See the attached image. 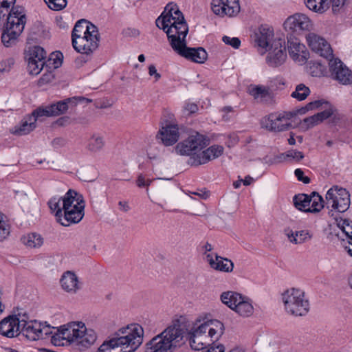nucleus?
I'll return each instance as SVG.
<instances>
[{"label":"nucleus","instance_id":"nucleus-28","mask_svg":"<svg viewBox=\"0 0 352 352\" xmlns=\"http://www.w3.org/2000/svg\"><path fill=\"white\" fill-rule=\"evenodd\" d=\"M248 92L257 102H267L271 98L270 89L263 85H251Z\"/></svg>","mask_w":352,"mask_h":352},{"label":"nucleus","instance_id":"nucleus-46","mask_svg":"<svg viewBox=\"0 0 352 352\" xmlns=\"http://www.w3.org/2000/svg\"><path fill=\"white\" fill-rule=\"evenodd\" d=\"M318 124L316 115L305 118L301 122V128L306 131Z\"/></svg>","mask_w":352,"mask_h":352},{"label":"nucleus","instance_id":"nucleus-53","mask_svg":"<svg viewBox=\"0 0 352 352\" xmlns=\"http://www.w3.org/2000/svg\"><path fill=\"white\" fill-rule=\"evenodd\" d=\"M198 107L195 103H186L184 107V111L187 114H192L197 112Z\"/></svg>","mask_w":352,"mask_h":352},{"label":"nucleus","instance_id":"nucleus-52","mask_svg":"<svg viewBox=\"0 0 352 352\" xmlns=\"http://www.w3.org/2000/svg\"><path fill=\"white\" fill-rule=\"evenodd\" d=\"M16 0H0V9L8 13V10L11 6L15 3Z\"/></svg>","mask_w":352,"mask_h":352},{"label":"nucleus","instance_id":"nucleus-14","mask_svg":"<svg viewBox=\"0 0 352 352\" xmlns=\"http://www.w3.org/2000/svg\"><path fill=\"white\" fill-rule=\"evenodd\" d=\"M212 12L220 17H234L240 12L239 0H212Z\"/></svg>","mask_w":352,"mask_h":352},{"label":"nucleus","instance_id":"nucleus-43","mask_svg":"<svg viewBox=\"0 0 352 352\" xmlns=\"http://www.w3.org/2000/svg\"><path fill=\"white\" fill-rule=\"evenodd\" d=\"M47 7L54 11H60L66 8L67 0H43Z\"/></svg>","mask_w":352,"mask_h":352},{"label":"nucleus","instance_id":"nucleus-41","mask_svg":"<svg viewBox=\"0 0 352 352\" xmlns=\"http://www.w3.org/2000/svg\"><path fill=\"white\" fill-rule=\"evenodd\" d=\"M310 94V89L304 84H299L296 87L295 90L292 93L291 96L298 101L304 100Z\"/></svg>","mask_w":352,"mask_h":352},{"label":"nucleus","instance_id":"nucleus-24","mask_svg":"<svg viewBox=\"0 0 352 352\" xmlns=\"http://www.w3.org/2000/svg\"><path fill=\"white\" fill-rule=\"evenodd\" d=\"M60 282L62 288L67 292L76 293L80 288L77 276L70 271H67L63 274Z\"/></svg>","mask_w":352,"mask_h":352},{"label":"nucleus","instance_id":"nucleus-47","mask_svg":"<svg viewBox=\"0 0 352 352\" xmlns=\"http://www.w3.org/2000/svg\"><path fill=\"white\" fill-rule=\"evenodd\" d=\"M14 64L13 58H8L0 62V73L8 72Z\"/></svg>","mask_w":352,"mask_h":352},{"label":"nucleus","instance_id":"nucleus-62","mask_svg":"<svg viewBox=\"0 0 352 352\" xmlns=\"http://www.w3.org/2000/svg\"><path fill=\"white\" fill-rule=\"evenodd\" d=\"M119 209L124 212H128L130 210V206L127 201H119L118 202Z\"/></svg>","mask_w":352,"mask_h":352},{"label":"nucleus","instance_id":"nucleus-16","mask_svg":"<svg viewBox=\"0 0 352 352\" xmlns=\"http://www.w3.org/2000/svg\"><path fill=\"white\" fill-rule=\"evenodd\" d=\"M286 30L293 32L311 31L314 24L311 20L305 14L296 13L289 16L284 23Z\"/></svg>","mask_w":352,"mask_h":352},{"label":"nucleus","instance_id":"nucleus-1","mask_svg":"<svg viewBox=\"0 0 352 352\" xmlns=\"http://www.w3.org/2000/svg\"><path fill=\"white\" fill-rule=\"evenodd\" d=\"M21 332L28 340H37L51 336L52 342L60 345L61 340L69 344H74L80 350L89 348L96 340L94 330L87 329L82 322H71L62 325L53 332L54 327L43 324L37 320L26 321L21 320Z\"/></svg>","mask_w":352,"mask_h":352},{"label":"nucleus","instance_id":"nucleus-26","mask_svg":"<svg viewBox=\"0 0 352 352\" xmlns=\"http://www.w3.org/2000/svg\"><path fill=\"white\" fill-rule=\"evenodd\" d=\"M41 117L43 116L37 115V113H36V110L34 111L32 115L29 116L22 121L21 125L16 129L14 133L19 135H24L29 133L36 128V120Z\"/></svg>","mask_w":352,"mask_h":352},{"label":"nucleus","instance_id":"nucleus-39","mask_svg":"<svg viewBox=\"0 0 352 352\" xmlns=\"http://www.w3.org/2000/svg\"><path fill=\"white\" fill-rule=\"evenodd\" d=\"M63 198L60 197H52L48 202L50 210L53 212H56L55 216L57 221L59 222V219H62L63 214Z\"/></svg>","mask_w":352,"mask_h":352},{"label":"nucleus","instance_id":"nucleus-29","mask_svg":"<svg viewBox=\"0 0 352 352\" xmlns=\"http://www.w3.org/2000/svg\"><path fill=\"white\" fill-rule=\"evenodd\" d=\"M285 234L289 241L294 244H301L311 239L312 235L309 230H303L294 232L287 228L285 230Z\"/></svg>","mask_w":352,"mask_h":352},{"label":"nucleus","instance_id":"nucleus-12","mask_svg":"<svg viewBox=\"0 0 352 352\" xmlns=\"http://www.w3.org/2000/svg\"><path fill=\"white\" fill-rule=\"evenodd\" d=\"M306 41L311 51L326 59L332 58L333 50L330 44L322 36L314 32L306 35Z\"/></svg>","mask_w":352,"mask_h":352},{"label":"nucleus","instance_id":"nucleus-40","mask_svg":"<svg viewBox=\"0 0 352 352\" xmlns=\"http://www.w3.org/2000/svg\"><path fill=\"white\" fill-rule=\"evenodd\" d=\"M309 200L310 206L308 209L309 212H318L323 208V199L318 193L313 192L312 195L309 197Z\"/></svg>","mask_w":352,"mask_h":352},{"label":"nucleus","instance_id":"nucleus-11","mask_svg":"<svg viewBox=\"0 0 352 352\" xmlns=\"http://www.w3.org/2000/svg\"><path fill=\"white\" fill-rule=\"evenodd\" d=\"M86 100L87 102H91V99H86L85 98H67L65 100L59 101L57 103L52 104L51 105L45 107H39L36 109V113L42 116H56L65 113L69 107V104L76 105L78 101Z\"/></svg>","mask_w":352,"mask_h":352},{"label":"nucleus","instance_id":"nucleus-31","mask_svg":"<svg viewBox=\"0 0 352 352\" xmlns=\"http://www.w3.org/2000/svg\"><path fill=\"white\" fill-rule=\"evenodd\" d=\"M273 36L274 34L271 30L261 27L256 34L255 41L260 47L266 49L270 45Z\"/></svg>","mask_w":352,"mask_h":352},{"label":"nucleus","instance_id":"nucleus-5","mask_svg":"<svg viewBox=\"0 0 352 352\" xmlns=\"http://www.w3.org/2000/svg\"><path fill=\"white\" fill-rule=\"evenodd\" d=\"M26 23L23 8L12 7L7 17L6 28L1 34V41L6 47L15 44L17 38L22 33Z\"/></svg>","mask_w":352,"mask_h":352},{"label":"nucleus","instance_id":"nucleus-61","mask_svg":"<svg viewBox=\"0 0 352 352\" xmlns=\"http://www.w3.org/2000/svg\"><path fill=\"white\" fill-rule=\"evenodd\" d=\"M225 348L222 344L210 347L206 352H224Z\"/></svg>","mask_w":352,"mask_h":352},{"label":"nucleus","instance_id":"nucleus-64","mask_svg":"<svg viewBox=\"0 0 352 352\" xmlns=\"http://www.w3.org/2000/svg\"><path fill=\"white\" fill-rule=\"evenodd\" d=\"M172 122L173 123H177L174 115L169 112H166L164 113V120L162 122Z\"/></svg>","mask_w":352,"mask_h":352},{"label":"nucleus","instance_id":"nucleus-6","mask_svg":"<svg viewBox=\"0 0 352 352\" xmlns=\"http://www.w3.org/2000/svg\"><path fill=\"white\" fill-rule=\"evenodd\" d=\"M285 311L294 316H304L309 311V302L305 292L297 288H290L282 294Z\"/></svg>","mask_w":352,"mask_h":352},{"label":"nucleus","instance_id":"nucleus-34","mask_svg":"<svg viewBox=\"0 0 352 352\" xmlns=\"http://www.w3.org/2000/svg\"><path fill=\"white\" fill-rule=\"evenodd\" d=\"M47 53L44 49L40 46H33L29 48L27 52L25 58L26 60L39 61L45 63V60Z\"/></svg>","mask_w":352,"mask_h":352},{"label":"nucleus","instance_id":"nucleus-2","mask_svg":"<svg viewBox=\"0 0 352 352\" xmlns=\"http://www.w3.org/2000/svg\"><path fill=\"white\" fill-rule=\"evenodd\" d=\"M155 23L157 27L166 32L171 47L179 55L197 63H204L207 60L208 54L203 47L186 46V37L188 27L182 12L175 3H168Z\"/></svg>","mask_w":352,"mask_h":352},{"label":"nucleus","instance_id":"nucleus-42","mask_svg":"<svg viewBox=\"0 0 352 352\" xmlns=\"http://www.w3.org/2000/svg\"><path fill=\"white\" fill-rule=\"evenodd\" d=\"M208 327L207 321L199 324H195L190 329L188 333L208 339V336H207Z\"/></svg>","mask_w":352,"mask_h":352},{"label":"nucleus","instance_id":"nucleus-7","mask_svg":"<svg viewBox=\"0 0 352 352\" xmlns=\"http://www.w3.org/2000/svg\"><path fill=\"white\" fill-rule=\"evenodd\" d=\"M182 337L183 331L179 326L168 327L147 344L146 352H168L173 342H179Z\"/></svg>","mask_w":352,"mask_h":352},{"label":"nucleus","instance_id":"nucleus-17","mask_svg":"<svg viewBox=\"0 0 352 352\" xmlns=\"http://www.w3.org/2000/svg\"><path fill=\"white\" fill-rule=\"evenodd\" d=\"M100 36L98 31L91 34L79 38L72 43L74 49L83 54H92L99 46Z\"/></svg>","mask_w":352,"mask_h":352},{"label":"nucleus","instance_id":"nucleus-58","mask_svg":"<svg viewBox=\"0 0 352 352\" xmlns=\"http://www.w3.org/2000/svg\"><path fill=\"white\" fill-rule=\"evenodd\" d=\"M322 103L323 102L322 100H315L314 102L308 103L306 107L308 110H311L316 108H318L322 105Z\"/></svg>","mask_w":352,"mask_h":352},{"label":"nucleus","instance_id":"nucleus-23","mask_svg":"<svg viewBox=\"0 0 352 352\" xmlns=\"http://www.w3.org/2000/svg\"><path fill=\"white\" fill-rule=\"evenodd\" d=\"M96 31L98 30L95 25L88 23L85 19L80 20L76 23L73 29L72 34V43H73L75 40L84 37V36L89 35Z\"/></svg>","mask_w":352,"mask_h":352},{"label":"nucleus","instance_id":"nucleus-51","mask_svg":"<svg viewBox=\"0 0 352 352\" xmlns=\"http://www.w3.org/2000/svg\"><path fill=\"white\" fill-rule=\"evenodd\" d=\"M294 174L297 179L304 184H309L310 182V179L308 177L304 176V173L300 168L296 169Z\"/></svg>","mask_w":352,"mask_h":352},{"label":"nucleus","instance_id":"nucleus-10","mask_svg":"<svg viewBox=\"0 0 352 352\" xmlns=\"http://www.w3.org/2000/svg\"><path fill=\"white\" fill-rule=\"evenodd\" d=\"M205 145L206 142L203 135L196 133L179 143L176 146L175 150L177 153L182 155H193L191 158L193 160L192 158L198 154L197 152L201 151Z\"/></svg>","mask_w":352,"mask_h":352},{"label":"nucleus","instance_id":"nucleus-38","mask_svg":"<svg viewBox=\"0 0 352 352\" xmlns=\"http://www.w3.org/2000/svg\"><path fill=\"white\" fill-rule=\"evenodd\" d=\"M189 343L192 349L199 351L205 348L208 343V339L188 333Z\"/></svg>","mask_w":352,"mask_h":352},{"label":"nucleus","instance_id":"nucleus-8","mask_svg":"<svg viewBox=\"0 0 352 352\" xmlns=\"http://www.w3.org/2000/svg\"><path fill=\"white\" fill-rule=\"evenodd\" d=\"M294 116V113L289 111L274 113L263 118L261 124L263 128L271 131H285L292 127V119Z\"/></svg>","mask_w":352,"mask_h":352},{"label":"nucleus","instance_id":"nucleus-36","mask_svg":"<svg viewBox=\"0 0 352 352\" xmlns=\"http://www.w3.org/2000/svg\"><path fill=\"white\" fill-rule=\"evenodd\" d=\"M306 6L316 12L322 13L329 8V0H305Z\"/></svg>","mask_w":352,"mask_h":352},{"label":"nucleus","instance_id":"nucleus-13","mask_svg":"<svg viewBox=\"0 0 352 352\" xmlns=\"http://www.w3.org/2000/svg\"><path fill=\"white\" fill-rule=\"evenodd\" d=\"M287 58L285 42L282 38H276L271 43L266 62L269 66L277 67L283 65Z\"/></svg>","mask_w":352,"mask_h":352},{"label":"nucleus","instance_id":"nucleus-45","mask_svg":"<svg viewBox=\"0 0 352 352\" xmlns=\"http://www.w3.org/2000/svg\"><path fill=\"white\" fill-rule=\"evenodd\" d=\"M28 65L27 69L28 72L32 75H37L38 74L41 70L43 69L44 65L45 63L38 62V61H32V60H27Z\"/></svg>","mask_w":352,"mask_h":352},{"label":"nucleus","instance_id":"nucleus-33","mask_svg":"<svg viewBox=\"0 0 352 352\" xmlns=\"http://www.w3.org/2000/svg\"><path fill=\"white\" fill-rule=\"evenodd\" d=\"M104 144V136L99 133H94L88 140L87 148L92 153H97L103 148Z\"/></svg>","mask_w":352,"mask_h":352},{"label":"nucleus","instance_id":"nucleus-15","mask_svg":"<svg viewBox=\"0 0 352 352\" xmlns=\"http://www.w3.org/2000/svg\"><path fill=\"white\" fill-rule=\"evenodd\" d=\"M331 76L342 85L352 83V72L338 58L328 59Z\"/></svg>","mask_w":352,"mask_h":352},{"label":"nucleus","instance_id":"nucleus-25","mask_svg":"<svg viewBox=\"0 0 352 352\" xmlns=\"http://www.w3.org/2000/svg\"><path fill=\"white\" fill-rule=\"evenodd\" d=\"M338 227L345 234L346 238L342 241H346L349 245L344 247L346 252L352 256V223L346 219H336Z\"/></svg>","mask_w":352,"mask_h":352},{"label":"nucleus","instance_id":"nucleus-27","mask_svg":"<svg viewBox=\"0 0 352 352\" xmlns=\"http://www.w3.org/2000/svg\"><path fill=\"white\" fill-rule=\"evenodd\" d=\"M254 310L252 300L245 296H242L234 309L236 314L244 318L251 316L254 314Z\"/></svg>","mask_w":352,"mask_h":352},{"label":"nucleus","instance_id":"nucleus-30","mask_svg":"<svg viewBox=\"0 0 352 352\" xmlns=\"http://www.w3.org/2000/svg\"><path fill=\"white\" fill-rule=\"evenodd\" d=\"M207 336H208L209 341H215L223 333V324L217 320H209L207 321Z\"/></svg>","mask_w":352,"mask_h":352},{"label":"nucleus","instance_id":"nucleus-21","mask_svg":"<svg viewBox=\"0 0 352 352\" xmlns=\"http://www.w3.org/2000/svg\"><path fill=\"white\" fill-rule=\"evenodd\" d=\"M223 147L219 145H212L206 150L198 153L195 156L193 162H191L193 166L204 164L208 162L220 157L223 153Z\"/></svg>","mask_w":352,"mask_h":352},{"label":"nucleus","instance_id":"nucleus-44","mask_svg":"<svg viewBox=\"0 0 352 352\" xmlns=\"http://www.w3.org/2000/svg\"><path fill=\"white\" fill-rule=\"evenodd\" d=\"M10 234V226L0 213V241L6 240Z\"/></svg>","mask_w":352,"mask_h":352},{"label":"nucleus","instance_id":"nucleus-19","mask_svg":"<svg viewBox=\"0 0 352 352\" xmlns=\"http://www.w3.org/2000/svg\"><path fill=\"white\" fill-rule=\"evenodd\" d=\"M287 48L289 56L295 61L303 63L307 59L308 52L305 46L292 34L287 35Z\"/></svg>","mask_w":352,"mask_h":352},{"label":"nucleus","instance_id":"nucleus-57","mask_svg":"<svg viewBox=\"0 0 352 352\" xmlns=\"http://www.w3.org/2000/svg\"><path fill=\"white\" fill-rule=\"evenodd\" d=\"M52 143L53 146H54L55 148H58L65 146L66 144V141L65 139L62 138H55Z\"/></svg>","mask_w":352,"mask_h":352},{"label":"nucleus","instance_id":"nucleus-35","mask_svg":"<svg viewBox=\"0 0 352 352\" xmlns=\"http://www.w3.org/2000/svg\"><path fill=\"white\" fill-rule=\"evenodd\" d=\"M21 242L27 247L31 248H40L43 243V237L36 233H30L23 236Z\"/></svg>","mask_w":352,"mask_h":352},{"label":"nucleus","instance_id":"nucleus-3","mask_svg":"<svg viewBox=\"0 0 352 352\" xmlns=\"http://www.w3.org/2000/svg\"><path fill=\"white\" fill-rule=\"evenodd\" d=\"M144 330L138 324L120 329L98 352H134L142 343Z\"/></svg>","mask_w":352,"mask_h":352},{"label":"nucleus","instance_id":"nucleus-50","mask_svg":"<svg viewBox=\"0 0 352 352\" xmlns=\"http://www.w3.org/2000/svg\"><path fill=\"white\" fill-rule=\"evenodd\" d=\"M285 155L287 157L292 158L297 162H299L304 158L303 153L300 151L296 150L289 151L288 152H287Z\"/></svg>","mask_w":352,"mask_h":352},{"label":"nucleus","instance_id":"nucleus-59","mask_svg":"<svg viewBox=\"0 0 352 352\" xmlns=\"http://www.w3.org/2000/svg\"><path fill=\"white\" fill-rule=\"evenodd\" d=\"M62 57L63 54L61 53L56 54V58H53L54 60V67L58 68L62 63ZM52 58H50L49 61H50Z\"/></svg>","mask_w":352,"mask_h":352},{"label":"nucleus","instance_id":"nucleus-56","mask_svg":"<svg viewBox=\"0 0 352 352\" xmlns=\"http://www.w3.org/2000/svg\"><path fill=\"white\" fill-rule=\"evenodd\" d=\"M124 34L126 36L135 38L139 36L140 32L135 28H128L124 31Z\"/></svg>","mask_w":352,"mask_h":352},{"label":"nucleus","instance_id":"nucleus-9","mask_svg":"<svg viewBox=\"0 0 352 352\" xmlns=\"http://www.w3.org/2000/svg\"><path fill=\"white\" fill-rule=\"evenodd\" d=\"M327 204L339 212H344L350 206L351 200L349 192L343 188L334 186L326 194Z\"/></svg>","mask_w":352,"mask_h":352},{"label":"nucleus","instance_id":"nucleus-48","mask_svg":"<svg viewBox=\"0 0 352 352\" xmlns=\"http://www.w3.org/2000/svg\"><path fill=\"white\" fill-rule=\"evenodd\" d=\"M222 41L226 44L232 46L234 49H238L241 45V41L237 37H230L224 36Z\"/></svg>","mask_w":352,"mask_h":352},{"label":"nucleus","instance_id":"nucleus-63","mask_svg":"<svg viewBox=\"0 0 352 352\" xmlns=\"http://www.w3.org/2000/svg\"><path fill=\"white\" fill-rule=\"evenodd\" d=\"M201 250L203 254L206 256L208 254L207 252H211L213 250V247L210 243L206 242L201 246Z\"/></svg>","mask_w":352,"mask_h":352},{"label":"nucleus","instance_id":"nucleus-4","mask_svg":"<svg viewBox=\"0 0 352 352\" xmlns=\"http://www.w3.org/2000/svg\"><path fill=\"white\" fill-rule=\"evenodd\" d=\"M85 204L76 191L69 190L63 197V214L59 223L63 226L78 223L84 217Z\"/></svg>","mask_w":352,"mask_h":352},{"label":"nucleus","instance_id":"nucleus-60","mask_svg":"<svg viewBox=\"0 0 352 352\" xmlns=\"http://www.w3.org/2000/svg\"><path fill=\"white\" fill-rule=\"evenodd\" d=\"M190 193L197 195L203 199H206L209 196L208 191H206V190H203L196 191V192H190Z\"/></svg>","mask_w":352,"mask_h":352},{"label":"nucleus","instance_id":"nucleus-32","mask_svg":"<svg viewBox=\"0 0 352 352\" xmlns=\"http://www.w3.org/2000/svg\"><path fill=\"white\" fill-rule=\"evenodd\" d=\"M242 296H243L241 294L237 292L227 291L221 294L220 298L224 305L234 310L236 308L238 302L241 300Z\"/></svg>","mask_w":352,"mask_h":352},{"label":"nucleus","instance_id":"nucleus-55","mask_svg":"<svg viewBox=\"0 0 352 352\" xmlns=\"http://www.w3.org/2000/svg\"><path fill=\"white\" fill-rule=\"evenodd\" d=\"M151 182V181L150 179L146 180L144 177L142 175H139L137 179V185L139 187L147 186Z\"/></svg>","mask_w":352,"mask_h":352},{"label":"nucleus","instance_id":"nucleus-37","mask_svg":"<svg viewBox=\"0 0 352 352\" xmlns=\"http://www.w3.org/2000/svg\"><path fill=\"white\" fill-rule=\"evenodd\" d=\"M295 207L301 211L309 212L310 206L309 196L305 194H300L294 197Z\"/></svg>","mask_w":352,"mask_h":352},{"label":"nucleus","instance_id":"nucleus-54","mask_svg":"<svg viewBox=\"0 0 352 352\" xmlns=\"http://www.w3.org/2000/svg\"><path fill=\"white\" fill-rule=\"evenodd\" d=\"M148 74L151 76H154L155 82L158 81L161 78L160 74L157 72L156 67L153 65H151L148 67Z\"/></svg>","mask_w":352,"mask_h":352},{"label":"nucleus","instance_id":"nucleus-22","mask_svg":"<svg viewBox=\"0 0 352 352\" xmlns=\"http://www.w3.org/2000/svg\"><path fill=\"white\" fill-rule=\"evenodd\" d=\"M206 259L210 264V266L217 271L230 273L233 271L234 263L233 262L226 258L215 255L214 258L212 254H207Z\"/></svg>","mask_w":352,"mask_h":352},{"label":"nucleus","instance_id":"nucleus-18","mask_svg":"<svg viewBox=\"0 0 352 352\" xmlns=\"http://www.w3.org/2000/svg\"><path fill=\"white\" fill-rule=\"evenodd\" d=\"M156 137L165 146L173 145L179 138L177 124L172 122H161V127Z\"/></svg>","mask_w":352,"mask_h":352},{"label":"nucleus","instance_id":"nucleus-49","mask_svg":"<svg viewBox=\"0 0 352 352\" xmlns=\"http://www.w3.org/2000/svg\"><path fill=\"white\" fill-rule=\"evenodd\" d=\"M333 114V109L331 108H329L322 111L320 113H318L316 115L317 118L318 124L322 122L323 120L329 118Z\"/></svg>","mask_w":352,"mask_h":352},{"label":"nucleus","instance_id":"nucleus-20","mask_svg":"<svg viewBox=\"0 0 352 352\" xmlns=\"http://www.w3.org/2000/svg\"><path fill=\"white\" fill-rule=\"evenodd\" d=\"M21 320L16 315H11L0 321V334L9 338L16 337L21 330Z\"/></svg>","mask_w":352,"mask_h":352}]
</instances>
